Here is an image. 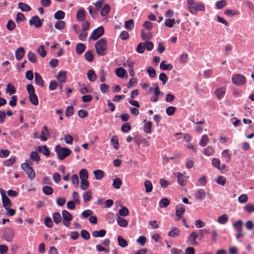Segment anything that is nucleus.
Returning <instances> with one entry per match:
<instances>
[{
	"label": "nucleus",
	"instance_id": "1",
	"mask_svg": "<svg viewBox=\"0 0 254 254\" xmlns=\"http://www.w3.org/2000/svg\"><path fill=\"white\" fill-rule=\"evenodd\" d=\"M97 54L103 56L107 54V41L104 38H102L97 42L95 45Z\"/></svg>",
	"mask_w": 254,
	"mask_h": 254
},
{
	"label": "nucleus",
	"instance_id": "2",
	"mask_svg": "<svg viewBox=\"0 0 254 254\" xmlns=\"http://www.w3.org/2000/svg\"><path fill=\"white\" fill-rule=\"evenodd\" d=\"M55 151L59 158L61 160L64 159L71 153V150L69 149L62 147L60 145H57L56 146Z\"/></svg>",
	"mask_w": 254,
	"mask_h": 254
},
{
	"label": "nucleus",
	"instance_id": "3",
	"mask_svg": "<svg viewBox=\"0 0 254 254\" xmlns=\"http://www.w3.org/2000/svg\"><path fill=\"white\" fill-rule=\"evenodd\" d=\"M22 169L25 172L29 178L31 180L33 179L35 177V174L34 170L27 163H23L21 164Z\"/></svg>",
	"mask_w": 254,
	"mask_h": 254
},
{
	"label": "nucleus",
	"instance_id": "4",
	"mask_svg": "<svg viewBox=\"0 0 254 254\" xmlns=\"http://www.w3.org/2000/svg\"><path fill=\"white\" fill-rule=\"evenodd\" d=\"M232 81L234 84L240 86L245 83L246 78L242 74H235L232 77Z\"/></svg>",
	"mask_w": 254,
	"mask_h": 254
},
{
	"label": "nucleus",
	"instance_id": "5",
	"mask_svg": "<svg viewBox=\"0 0 254 254\" xmlns=\"http://www.w3.org/2000/svg\"><path fill=\"white\" fill-rule=\"evenodd\" d=\"M187 6L190 12L192 14L197 13L196 2L193 0H188Z\"/></svg>",
	"mask_w": 254,
	"mask_h": 254
},
{
	"label": "nucleus",
	"instance_id": "6",
	"mask_svg": "<svg viewBox=\"0 0 254 254\" xmlns=\"http://www.w3.org/2000/svg\"><path fill=\"white\" fill-rule=\"evenodd\" d=\"M29 25L34 26L36 28H39L42 25V21L38 16H33L29 20Z\"/></svg>",
	"mask_w": 254,
	"mask_h": 254
},
{
	"label": "nucleus",
	"instance_id": "7",
	"mask_svg": "<svg viewBox=\"0 0 254 254\" xmlns=\"http://www.w3.org/2000/svg\"><path fill=\"white\" fill-rule=\"evenodd\" d=\"M14 233V231L12 229H6L3 234L4 239L8 242L12 241Z\"/></svg>",
	"mask_w": 254,
	"mask_h": 254
},
{
	"label": "nucleus",
	"instance_id": "8",
	"mask_svg": "<svg viewBox=\"0 0 254 254\" xmlns=\"http://www.w3.org/2000/svg\"><path fill=\"white\" fill-rule=\"evenodd\" d=\"M206 193L202 189L197 190L194 193V196L197 200H203L206 195Z\"/></svg>",
	"mask_w": 254,
	"mask_h": 254
},
{
	"label": "nucleus",
	"instance_id": "9",
	"mask_svg": "<svg viewBox=\"0 0 254 254\" xmlns=\"http://www.w3.org/2000/svg\"><path fill=\"white\" fill-rule=\"evenodd\" d=\"M2 202L3 207L7 209V207H10L12 205V203L10 199L6 195V194H2Z\"/></svg>",
	"mask_w": 254,
	"mask_h": 254
},
{
	"label": "nucleus",
	"instance_id": "10",
	"mask_svg": "<svg viewBox=\"0 0 254 254\" xmlns=\"http://www.w3.org/2000/svg\"><path fill=\"white\" fill-rule=\"evenodd\" d=\"M154 96L150 99L152 102H157L159 100V95L162 94L160 91L159 87L158 84H156L154 89Z\"/></svg>",
	"mask_w": 254,
	"mask_h": 254
},
{
	"label": "nucleus",
	"instance_id": "11",
	"mask_svg": "<svg viewBox=\"0 0 254 254\" xmlns=\"http://www.w3.org/2000/svg\"><path fill=\"white\" fill-rule=\"evenodd\" d=\"M49 136L50 134L48 128L46 126H44L42 127V129L41 132V135L40 136L39 138L41 140L46 141L47 140V136Z\"/></svg>",
	"mask_w": 254,
	"mask_h": 254
},
{
	"label": "nucleus",
	"instance_id": "12",
	"mask_svg": "<svg viewBox=\"0 0 254 254\" xmlns=\"http://www.w3.org/2000/svg\"><path fill=\"white\" fill-rule=\"evenodd\" d=\"M198 237V234L194 231L192 232L189 236L188 240L190 245L193 246H197L198 243L196 241V239Z\"/></svg>",
	"mask_w": 254,
	"mask_h": 254
},
{
	"label": "nucleus",
	"instance_id": "13",
	"mask_svg": "<svg viewBox=\"0 0 254 254\" xmlns=\"http://www.w3.org/2000/svg\"><path fill=\"white\" fill-rule=\"evenodd\" d=\"M57 80L61 83H64L66 80V71H62L57 76Z\"/></svg>",
	"mask_w": 254,
	"mask_h": 254
},
{
	"label": "nucleus",
	"instance_id": "14",
	"mask_svg": "<svg viewBox=\"0 0 254 254\" xmlns=\"http://www.w3.org/2000/svg\"><path fill=\"white\" fill-rule=\"evenodd\" d=\"M212 165L217 168L220 170H222L225 169V165H220V161L219 159L213 158L212 160Z\"/></svg>",
	"mask_w": 254,
	"mask_h": 254
},
{
	"label": "nucleus",
	"instance_id": "15",
	"mask_svg": "<svg viewBox=\"0 0 254 254\" xmlns=\"http://www.w3.org/2000/svg\"><path fill=\"white\" fill-rule=\"evenodd\" d=\"M25 54V50L23 47H20L18 48L15 51V57L16 59L20 61L21 60Z\"/></svg>",
	"mask_w": 254,
	"mask_h": 254
},
{
	"label": "nucleus",
	"instance_id": "16",
	"mask_svg": "<svg viewBox=\"0 0 254 254\" xmlns=\"http://www.w3.org/2000/svg\"><path fill=\"white\" fill-rule=\"evenodd\" d=\"M185 212V208L182 205L181 206H177L176 207V215L178 217V219L182 218L183 214Z\"/></svg>",
	"mask_w": 254,
	"mask_h": 254
},
{
	"label": "nucleus",
	"instance_id": "17",
	"mask_svg": "<svg viewBox=\"0 0 254 254\" xmlns=\"http://www.w3.org/2000/svg\"><path fill=\"white\" fill-rule=\"evenodd\" d=\"M37 150L40 153H42L46 156H49L50 154V151L46 145L39 146Z\"/></svg>",
	"mask_w": 254,
	"mask_h": 254
},
{
	"label": "nucleus",
	"instance_id": "18",
	"mask_svg": "<svg viewBox=\"0 0 254 254\" xmlns=\"http://www.w3.org/2000/svg\"><path fill=\"white\" fill-rule=\"evenodd\" d=\"M180 230L177 227H174L168 232V236L171 238H176L179 236Z\"/></svg>",
	"mask_w": 254,
	"mask_h": 254
},
{
	"label": "nucleus",
	"instance_id": "19",
	"mask_svg": "<svg viewBox=\"0 0 254 254\" xmlns=\"http://www.w3.org/2000/svg\"><path fill=\"white\" fill-rule=\"evenodd\" d=\"M167 62L166 61H162L160 64V68L163 70H171L173 68V66L171 64H166Z\"/></svg>",
	"mask_w": 254,
	"mask_h": 254
},
{
	"label": "nucleus",
	"instance_id": "20",
	"mask_svg": "<svg viewBox=\"0 0 254 254\" xmlns=\"http://www.w3.org/2000/svg\"><path fill=\"white\" fill-rule=\"evenodd\" d=\"M34 75L36 84L43 87L44 86V81L41 76L37 72L35 73Z\"/></svg>",
	"mask_w": 254,
	"mask_h": 254
},
{
	"label": "nucleus",
	"instance_id": "21",
	"mask_svg": "<svg viewBox=\"0 0 254 254\" xmlns=\"http://www.w3.org/2000/svg\"><path fill=\"white\" fill-rule=\"evenodd\" d=\"M226 92V89L224 87H220L217 89L215 92V95L218 97V98L220 100L221 99Z\"/></svg>",
	"mask_w": 254,
	"mask_h": 254
},
{
	"label": "nucleus",
	"instance_id": "22",
	"mask_svg": "<svg viewBox=\"0 0 254 254\" xmlns=\"http://www.w3.org/2000/svg\"><path fill=\"white\" fill-rule=\"evenodd\" d=\"M18 7L22 11L29 12L31 10L30 6L25 3L19 2Z\"/></svg>",
	"mask_w": 254,
	"mask_h": 254
},
{
	"label": "nucleus",
	"instance_id": "23",
	"mask_svg": "<svg viewBox=\"0 0 254 254\" xmlns=\"http://www.w3.org/2000/svg\"><path fill=\"white\" fill-rule=\"evenodd\" d=\"M243 222L242 220H239L233 224V226L235 229L238 232H242V226Z\"/></svg>",
	"mask_w": 254,
	"mask_h": 254
},
{
	"label": "nucleus",
	"instance_id": "24",
	"mask_svg": "<svg viewBox=\"0 0 254 254\" xmlns=\"http://www.w3.org/2000/svg\"><path fill=\"white\" fill-rule=\"evenodd\" d=\"M106 234V231L104 229L99 231H94L92 232V236L94 238L103 237Z\"/></svg>",
	"mask_w": 254,
	"mask_h": 254
},
{
	"label": "nucleus",
	"instance_id": "25",
	"mask_svg": "<svg viewBox=\"0 0 254 254\" xmlns=\"http://www.w3.org/2000/svg\"><path fill=\"white\" fill-rule=\"evenodd\" d=\"M87 75L88 79L90 82H94L97 79L96 74L92 69L89 70L87 72Z\"/></svg>",
	"mask_w": 254,
	"mask_h": 254
},
{
	"label": "nucleus",
	"instance_id": "26",
	"mask_svg": "<svg viewBox=\"0 0 254 254\" xmlns=\"http://www.w3.org/2000/svg\"><path fill=\"white\" fill-rule=\"evenodd\" d=\"M85 16V11L84 8H80L77 13L76 17L78 20L82 21H84V18Z\"/></svg>",
	"mask_w": 254,
	"mask_h": 254
},
{
	"label": "nucleus",
	"instance_id": "27",
	"mask_svg": "<svg viewBox=\"0 0 254 254\" xmlns=\"http://www.w3.org/2000/svg\"><path fill=\"white\" fill-rule=\"evenodd\" d=\"M62 214L64 221L70 222L72 220V216L71 214L67 210H63L62 212Z\"/></svg>",
	"mask_w": 254,
	"mask_h": 254
},
{
	"label": "nucleus",
	"instance_id": "28",
	"mask_svg": "<svg viewBox=\"0 0 254 254\" xmlns=\"http://www.w3.org/2000/svg\"><path fill=\"white\" fill-rule=\"evenodd\" d=\"M119 245L122 248H126L128 245V243L126 240L124 239L121 236H118L117 238Z\"/></svg>",
	"mask_w": 254,
	"mask_h": 254
},
{
	"label": "nucleus",
	"instance_id": "29",
	"mask_svg": "<svg viewBox=\"0 0 254 254\" xmlns=\"http://www.w3.org/2000/svg\"><path fill=\"white\" fill-rule=\"evenodd\" d=\"M117 221L119 226L123 227H126L128 225V221L125 218L118 216Z\"/></svg>",
	"mask_w": 254,
	"mask_h": 254
},
{
	"label": "nucleus",
	"instance_id": "30",
	"mask_svg": "<svg viewBox=\"0 0 254 254\" xmlns=\"http://www.w3.org/2000/svg\"><path fill=\"white\" fill-rule=\"evenodd\" d=\"M93 174L95 179L98 180H101L104 176V172L101 170H96L94 171Z\"/></svg>",
	"mask_w": 254,
	"mask_h": 254
},
{
	"label": "nucleus",
	"instance_id": "31",
	"mask_svg": "<svg viewBox=\"0 0 254 254\" xmlns=\"http://www.w3.org/2000/svg\"><path fill=\"white\" fill-rule=\"evenodd\" d=\"M144 123H145L144 125L143 126V130L144 132H145L147 133H151L152 123L151 122H146V120L144 121Z\"/></svg>",
	"mask_w": 254,
	"mask_h": 254
},
{
	"label": "nucleus",
	"instance_id": "32",
	"mask_svg": "<svg viewBox=\"0 0 254 254\" xmlns=\"http://www.w3.org/2000/svg\"><path fill=\"white\" fill-rule=\"evenodd\" d=\"M110 10V6L108 4L104 5V7L102 8L100 14L102 16H106L109 13Z\"/></svg>",
	"mask_w": 254,
	"mask_h": 254
},
{
	"label": "nucleus",
	"instance_id": "33",
	"mask_svg": "<svg viewBox=\"0 0 254 254\" xmlns=\"http://www.w3.org/2000/svg\"><path fill=\"white\" fill-rule=\"evenodd\" d=\"M228 220V216L226 214H223L218 218L217 222L221 224H226Z\"/></svg>",
	"mask_w": 254,
	"mask_h": 254
},
{
	"label": "nucleus",
	"instance_id": "34",
	"mask_svg": "<svg viewBox=\"0 0 254 254\" xmlns=\"http://www.w3.org/2000/svg\"><path fill=\"white\" fill-rule=\"evenodd\" d=\"M53 220L56 224H59L62 221V217L59 212H54L52 214Z\"/></svg>",
	"mask_w": 254,
	"mask_h": 254
},
{
	"label": "nucleus",
	"instance_id": "35",
	"mask_svg": "<svg viewBox=\"0 0 254 254\" xmlns=\"http://www.w3.org/2000/svg\"><path fill=\"white\" fill-rule=\"evenodd\" d=\"M134 26V22L132 19H129L125 22V27L127 30H132Z\"/></svg>",
	"mask_w": 254,
	"mask_h": 254
},
{
	"label": "nucleus",
	"instance_id": "36",
	"mask_svg": "<svg viewBox=\"0 0 254 254\" xmlns=\"http://www.w3.org/2000/svg\"><path fill=\"white\" fill-rule=\"evenodd\" d=\"M85 50V46L82 43H78L76 46V52L78 55H81Z\"/></svg>",
	"mask_w": 254,
	"mask_h": 254
},
{
	"label": "nucleus",
	"instance_id": "37",
	"mask_svg": "<svg viewBox=\"0 0 254 254\" xmlns=\"http://www.w3.org/2000/svg\"><path fill=\"white\" fill-rule=\"evenodd\" d=\"M16 161V157L13 156L10 157L8 159H7L3 161V164L4 166L9 167L12 165Z\"/></svg>",
	"mask_w": 254,
	"mask_h": 254
},
{
	"label": "nucleus",
	"instance_id": "38",
	"mask_svg": "<svg viewBox=\"0 0 254 254\" xmlns=\"http://www.w3.org/2000/svg\"><path fill=\"white\" fill-rule=\"evenodd\" d=\"M170 204V200L167 198H162L159 202V205L161 208H165Z\"/></svg>",
	"mask_w": 254,
	"mask_h": 254
},
{
	"label": "nucleus",
	"instance_id": "39",
	"mask_svg": "<svg viewBox=\"0 0 254 254\" xmlns=\"http://www.w3.org/2000/svg\"><path fill=\"white\" fill-rule=\"evenodd\" d=\"M65 17V13L61 10L57 11L54 14V18L57 20H61L64 18Z\"/></svg>",
	"mask_w": 254,
	"mask_h": 254
},
{
	"label": "nucleus",
	"instance_id": "40",
	"mask_svg": "<svg viewBox=\"0 0 254 254\" xmlns=\"http://www.w3.org/2000/svg\"><path fill=\"white\" fill-rule=\"evenodd\" d=\"M122 184V182L119 178H116L113 180V187L116 189H119Z\"/></svg>",
	"mask_w": 254,
	"mask_h": 254
},
{
	"label": "nucleus",
	"instance_id": "41",
	"mask_svg": "<svg viewBox=\"0 0 254 254\" xmlns=\"http://www.w3.org/2000/svg\"><path fill=\"white\" fill-rule=\"evenodd\" d=\"M43 192L47 195L52 194L53 193V189L50 186H46L42 188Z\"/></svg>",
	"mask_w": 254,
	"mask_h": 254
},
{
	"label": "nucleus",
	"instance_id": "42",
	"mask_svg": "<svg viewBox=\"0 0 254 254\" xmlns=\"http://www.w3.org/2000/svg\"><path fill=\"white\" fill-rule=\"evenodd\" d=\"M29 100L31 102V103L37 106L38 104V99L37 96V95L35 94V93L33 94H30L29 95Z\"/></svg>",
	"mask_w": 254,
	"mask_h": 254
},
{
	"label": "nucleus",
	"instance_id": "43",
	"mask_svg": "<svg viewBox=\"0 0 254 254\" xmlns=\"http://www.w3.org/2000/svg\"><path fill=\"white\" fill-rule=\"evenodd\" d=\"M27 58L28 60L32 63H36L37 62L36 56L35 54L32 52H29L28 53Z\"/></svg>",
	"mask_w": 254,
	"mask_h": 254
},
{
	"label": "nucleus",
	"instance_id": "44",
	"mask_svg": "<svg viewBox=\"0 0 254 254\" xmlns=\"http://www.w3.org/2000/svg\"><path fill=\"white\" fill-rule=\"evenodd\" d=\"M30 158L32 160L36 161L37 163H38L40 160V158L39 155L38 153L35 151H32L30 154Z\"/></svg>",
	"mask_w": 254,
	"mask_h": 254
},
{
	"label": "nucleus",
	"instance_id": "45",
	"mask_svg": "<svg viewBox=\"0 0 254 254\" xmlns=\"http://www.w3.org/2000/svg\"><path fill=\"white\" fill-rule=\"evenodd\" d=\"M209 138L207 134L202 135L201 140L199 141V144L202 147L205 146L208 142Z\"/></svg>",
	"mask_w": 254,
	"mask_h": 254
},
{
	"label": "nucleus",
	"instance_id": "46",
	"mask_svg": "<svg viewBox=\"0 0 254 254\" xmlns=\"http://www.w3.org/2000/svg\"><path fill=\"white\" fill-rule=\"evenodd\" d=\"M126 72L125 69L122 67L117 68L116 69V74L117 76L121 78H123L125 76Z\"/></svg>",
	"mask_w": 254,
	"mask_h": 254
},
{
	"label": "nucleus",
	"instance_id": "47",
	"mask_svg": "<svg viewBox=\"0 0 254 254\" xmlns=\"http://www.w3.org/2000/svg\"><path fill=\"white\" fill-rule=\"evenodd\" d=\"M16 92V90L14 87V86L10 83H9L7 85L6 88V92L8 93L10 95L15 93Z\"/></svg>",
	"mask_w": 254,
	"mask_h": 254
},
{
	"label": "nucleus",
	"instance_id": "48",
	"mask_svg": "<svg viewBox=\"0 0 254 254\" xmlns=\"http://www.w3.org/2000/svg\"><path fill=\"white\" fill-rule=\"evenodd\" d=\"M111 143L115 149H118L119 147L118 139L117 136H113L111 139Z\"/></svg>",
	"mask_w": 254,
	"mask_h": 254
},
{
	"label": "nucleus",
	"instance_id": "49",
	"mask_svg": "<svg viewBox=\"0 0 254 254\" xmlns=\"http://www.w3.org/2000/svg\"><path fill=\"white\" fill-rule=\"evenodd\" d=\"M92 197V192L91 190H87L83 194V199L84 202H89Z\"/></svg>",
	"mask_w": 254,
	"mask_h": 254
},
{
	"label": "nucleus",
	"instance_id": "50",
	"mask_svg": "<svg viewBox=\"0 0 254 254\" xmlns=\"http://www.w3.org/2000/svg\"><path fill=\"white\" fill-rule=\"evenodd\" d=\"M79 177L80 179H88V171L85 169H81L79 172Z\"/></svg>",
	"mask_w": 254,
	"mask_h": 254
},
{
	"label": "nucleus",
	"instance_id": "51",
	"mask_svg": "<svg viewBox=\"0 0 254 254\" xmlns=\"http://www.w3.org/2000/svg\"><path fill=\"white\" fill-rule=\"evenodd\" d=\"M144 186L146 192H150L152 190V185L150 181H145L144 182Z\"/></svg>",
	"mask_w": 254,
	"mask_h": 254
},
{
	"label": "nucleus",
	"instance_id": "52",
	"mask_svg": "<svg viewBox=\"0 0 254 254\" xmlns=\"http://www.w3.org/2000/svg\"><path fill=\"white\" fill-rule=\"evenodd\" d=\"M227 5V2L225 0H221L216 2V7L217 9H220L225 7Z\"/></svg>",
	"mask_w": 254,
	"mask_h": 254
},
{
	"label": "nucleus",
	"instance_id": "53",
	"mask_svg": "<svg viewBox=\"0 0 254 254\" xmlns=\"http://www.w3.org/2000/svg\"><path fill=\"white\" fill-rule=\"evenodd\" d=\"M84 56L86 60L89 62H92L94 60V57L91 51H86Z\"/></svg>",
	"mask_w": 254,
	"mask_h": 254
},
{
	"label": "nucleus",
	"instance_id": "54",
	"mask_svg": "<svg viewBox=\"0 0 254 254\" xmlns=\"http://www.w3.org/2000/svg\"><path fill=\"white\" fill-rule=\"evenodd\" d=\"M81 180V189L83 190H86L89 187V182L87 179H80Z\"/></svg>",
	"mask_w": 254,
	"mask_h": 254
},
{
	"label": "nucleus",
	"instance_id": "55",
	"mask_svg": "<svg viewBox=\"0 0 254 254\" xmlns=\"http://www.w3.org/2000/svg\"><path fill=\"white\" fill-rule=\"evenodd\" d=\"M129 211L128 209L125 206H122V208L119 211V214L120 216H126L128 215Z\"/></svg>",
	"mask_w": 254,
	"mask_h": 254
},
{
	"label": "nucleus",
	"instance_id": "56",
	"mask_svg": "<svg viewBox=\"0 0 254 254\" xmlns=\"http://www.w3.org/2000/svg\"><path fill=\"white\" fill-rule=\"evenodd\" d=\"M44 223L48 228H52L53 226L52 220L49 216H47L45 218Z\"/></svg>",
	"mask_w": 254,
	"mask_h": 254
},
{
	"label": "nucleus",
	"instance_id": "57",
	"mask_svg": "<svg viewBox=\"0 0 254 254\" xmlns=\"http://www.w3.org/2000/svg\"><path fill=\"white\" fill-rule=\"evenodd\" d=\"M177 177L178 179V182L179 184L183 186L184 184L185 176L181 173H177Z\"/></svg>",
	"mask_w": 254,
	"mask_h": 254
},
{
	"label": "nucleus",
	"instance_id": "58",
	"mask_svg": "<svg viewBox=\"0 0 254 254\" xmlns=\"http://www.w3.org/2000/svg\"><path fill=\"white\" fill-rule=\"evenodd\" d=\"M64 26H65L64 22L63 21H61V20L58 21L55 25V28L59 30H62L63 29V28L64 27Z\"/></svg>",
	"mask_w": 254,
	"mask_h": 254
},
{
	"label": "nucleus",
	"instance_id": "59",
	"mask_svg": "<svg viewBox=\"0 0 254 254\" xmlns=\"http://www.w3.org/2000/svg\"><path fill=\"white\" fill-rule=\"evenodd\" d=\"M145 49V45L144 43H139L136 48V51L140 54L143 53Z\"/></svg>",
	"mask_w": 254,
	"mask_h": 254
},
{
	"label": "nucleus",
	"instance_id": "60",
	"mask_svg": "<svg viewBox=\"0 0 254 254\" xmlns=\"http://www.w3.org/2000/svg\"><path fill=\"white\" fill-rule=\"evenodd\" d=\"M39 54L43 58L45 57L47 54V52L44 49L43 45L40 46L37 50Z\"/></svg>",
	"mask_w": 254,
	"mask_h": 254
},
{
	"label": "nucleus",
	"instance_id": "61",
	"mask_svg": "<svg viewBox=\"0 0 254 254\" xmlns=\"http://www.w3.org/2000/svg\"><path fill=\"white\" fill-rule=\"evenodd\" d=\"M74 113L73 107L71 106H67L65 111V115L67 117H70Z\"/></svg>",
	"mask_w": 254,
	"mask_h": 254
},
{
	"label": "nucleus",
	"instance_id": "62",
	"mask_svg": "<svg viewBox=\"0 0 254 254\" xmlns=\"http://www.w3.org/2000/svg\"><path fill=\"white\" fill-rule=\"evenodd\" d=\"M176 109L175 107L170 106L166 108V112L168 116H172L175 113Z\"/></svg>",
	"mask_w": 254,
	"mask_h": 254
},
{
	"label": "nucleus",
	"instance_id": "63",
	"mask_svg": "<svg viewBox=\"0 0 254 254\" xmlns=\"http://www.w3.org/2000/svg\"><path fill=\"white\" fill-rule=\"evenodd\" d=\"M206 184V177L205 176H202L198 180L197 186H204Z\"/></svg>",
	"mask_w": 254,
	"mask_h": 254
},
{
	"label": "nucleus",
	"instance_id": "64",
	"mask_svg": "<svg viewBox=\"0 0 254 254\" xmlns=\"http://www.w3.org/2000/svg\"><path fill=\"white\" fill-rule=\"evenodd\" d=\"M214 152L213 148L208 146L204 149L203 153L206 156H210L213 154Z\"/></svg>",
	"mask_w": 254,
	"mask_h": 254
}]
</instances>
